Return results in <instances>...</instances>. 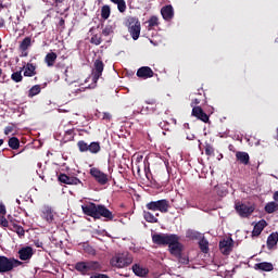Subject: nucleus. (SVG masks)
<instances>
[{
  "mask_svg": "<svg viewBox=\"0 0 278 278\" xmlns=\"http://www.w3.org/2000/svg\"><path fill=\"white\" fill-rule=\"evenodd\" d=\"M179 240V236L173 233H155L152 236L153 243L162 247L168 245V251L174 257L184 253V244Z\"/></svg>",
  "mask_w": 278,
  "mask_h": 278,
  "instance_id": "f257e3e1",
  "label": "nucleus"
},
{
  "mask_svg": "<svg viewBox=\"0 0 278 278\" xmlns=\"http://www.w3.org/2000/svg\"><path fill=\"white\" fill-rule=\"evenodd\" d=\"M81 210L85 216H90L93 220H101V218H103L105 223H112L114 218H116V215L104 204L89 202L81 205Z\"/></svg>",
  "mask_w": 278,
  "mask_h": 278,
  "instance_id": "f03ea898",
  "label": "nucleus"
},
{
  "mask_svg": "<svg viewBox=\"0 0 278 278\" xmlns=\"http://www.w3.org/2000/svg\"><path fill=\"white\" fill-rule=\"evenodd\" d=\"M75 270L84 276L92 273H103V265L99 261H81L75 264Z\"/></svg>",
  "mask_w": 278,
  "mask_h": 278,
  "instance_id": "7ed1b4c3",
  "label": "nucleus"
},
{
  "mask_svg": "<svg viewBox=\"0 0 278 278\" xmlns=\"http://www.w3.org/2000/svg\"><path fill=\"white\" fill-rule=\"evenodd\" d=\"M18 266H23V262L14 257L0 255V275H5V273H12V270H14V268H18Z\"/></svg>",
  "mask_w": 278,
  "mask_h": 278,
  "instance_id": "20e7f679",
  "label": "nucleus"
},
{
  "mask_svg": "<svg viewBox=\"0 0 278 278\" xmlns=\"http://www.w3.org/2000/svg\"><path fill=\"white\" fill-rule=\"evenodd\" d=\"M146 208L150 212H161V214H168V210H170V202L166 199L151 201L146 204Z\"/></svg>",
  "mask_w": 278,
  "mask_h": 278,
  "instance_id": "39448f33",
  "label": "nucleus"
},
{
  "mask_svg": "<svg viewBox=\"0 0 278 278\" xmlns=\"http://www.w3.org/2000/svg\"><path fill=\"white\" fill-rule=\"evenodd\" d=\"M132 263H134V256L131 254H129V252L116 254L111 260V264H112V266H115V268H125L127 266H130V264H132Z\"/></svg>",
  "mask_w": 278,
  "mask_h": 278,
  "instance_id": "423d86ee",
  "label": "nucleus"
},
{
  "mask_svg": "<svg viewBox=\"0 0 278 278\" xmlns=\"http://www.w3.org/2000/svg\"><path fill=\"white\" fill-rule=\"evenodd\" d=\"M126 27L132 38V40H138L140 38V21L138 17H128L126 21Z\"/></svg>",
  "mask_w": 278,
  "mask_h": 278,
  "instance_id": "0eeeda50",
  "label": "nucleus"
},
{
  "mask_svg": "<svg viewBox=\"0 0 278 278\" xmlns=\"http://www.w3.org/2000/svg\"><path fill=\"white\" fill-rule=\"evenodd\" d=\"M235 210H236L237 214H239V216H241V218H249V216H251V214H253V212H255L254 206H249L242 202H236Z\"/></svg>",
  "mask_w": 278,
  "mask_h": 278,
  "instance_id": "6e6552de",
  "label": "nucleus"
},
{
  "mask_svg": "<svg viewBox=\"0 0 278 278\" xmlns=\"http://www.w3.org/2000/svg\"><path fill=\"white\" fill-rule=\"evenodd\" d=\"M89 173H90L91 177H93V179L100 186H105L108 184V181H110L108 174L101 172V169H99L97 167H92Z\"/></svg>",
  "mask_w": 278,
  "mask_h": 278,
  "instance_id": "1a4fd4ad",
  "label": "nucleus"
},
{
  "mask_svg": "<svg viewBox=\"0 0 278 278\" xmlns=\"http://www.w3.org/2000/svg\"><path fill=\"white\" fill-rule=\"evenodd\" d=\"M104 68H105V64L103 63V61H101V59H97L93 62V77H92L93 84H97V81H99V78L101 77V75H103Z\"/></svg>",
  "mask_w": 278,
  "mask_h": 278,
  "instance_id": "9d476101",
  "label": "nucleus"
},
{
  "mask_svg": "<svg viewBox=\"0 0 278 278\" xmlns=\"http://www.w3.org/2000/svg\"><path fill=\"white\" fill-rule=\"evenodd\" d=\"M219 251L223 255H230L233 251V239L228 238L219 241Z\"/></svg>",
  "mask_w": 278,
  "mask_h": 278,
  "instance_id": "9b49d317",
  "label": "nucleus"
},
{
  "mask_svg": "<svg viewBox=\"0 0 278 278\" xmlns=\"http://www.w3.org/2000/svg\"><path fill=\"white\" fill-rule=\"evenodd\" d=\"M191 114L198 118V121H202V123H210V115H207L201 106H193Z\"/></svg>",
  "mask_w": 278,
  "mask_h": 278,
  "instance_id": "f8f14e48",
  "label": "nucleus"
},
{
  "mask_svg": "<svg viewBox=\"0 0 278 278\" xmlns=\"http://www.w3.org/2000/svg\"><path fill=\"white\" fill-rule=\"evenodd\" d=\"M59 181H61V184H66L67 186H79V184H83L79 178L75 176H68L66 174H61L59 176Z\"/></svg>",
  "mask_w": 278,
  "mask_h": 278,
  "instance_id": "ddd939ff",
  "label": "nucleus"
},
{
  "mask_svg": "<svg viewBox=\"0 0 278 278\" xmlns=\"http://www.w3.org/2000/svg\"><path fill=\"white\" fill-rule=\"evenodd\" d=\"M18 257L22 262H27L31 257H34V248L31 247H24L18 250Z\"/></svg>",
  "mask_w": 278,
  "mask_h": 278,
  "instance_id": "4468645a",
  "label": "nucleus"
},
{
  "mask_svg": "<svg viewBox=\"0 0 278 278\" xmlns=\"http://www.w3.org/2000/svg\"><path fill=\"white\" fill-rule=\"evenodd\" d=\"M41 218L51 224L55 220V212L51 206H43L41 210Z\"/></svg>",
  "mask_w": 278,
  "mask_h": 278,
  "instance_id": "2eb2a0df",
  "label": "nucleus"
},
{
  "mask_svg": "<svg viewBox=\"0 0 278 278\" xmlns=\"http://www.w3.org/2000/svg\"><path fill=\"white\" fill-rule=\"evenodd\" d=\"M153 75H155V72L149 66H142L137 71V77H139V79H151Z\"/></svg>",
  "mask_w": 278,
  "mask_h": 278,
  "instance_id": "dca6fc26",
  "label": "nucleus"
},
{
  "mask_svg": "<svg viewBox=\"0 0 278 278\" xmlns=\"http://www.w3.org/2000/svg\"><path fill=\"white\" fill-rule=\"evenodd\" d=\"M161 14L164 21H173L175 17V10L173 9V5L167 4L161 9Z\"/></svg>",
  "mask_w": 278,
  "mask_h": 278,
  "instance_id": "f3484780",
  "label": "nucleus"
},
{
  "mask_svg": "<svg viewBox=\"0 0 278 278\" xmlns=\"http://www.w3.org/2000/svg\"><path fill=\"white\" fill-rule=\"evenodd\" d=\"M236 160L239 164H243V166H249L251 163V156L247 152L242 151L236 152Z\"/></svg>",
  "mask_w": 278,
  "mask_h": 278,
  "instance_id": "a211bd4d",
  "label": "nucleus"
},
{
  "mask_svg": "<svg viewBox=\"0 0 278 278\" xmlns=\"http://www.w3.org/2000/svg\"><path fill=\"white\" fill-rule=\"evenodd\" d=\"M132 273L137 277H147V275H149V268H147L140 264H135V265H132Z\"/></svg>",
  "mask_w": 278,
  "mask_h": 278,
  "instance_id": "6ab92c4d",
  "label": "nucleus"
},
{
  "mask_svg": "<svg viewBox=\"0 0 278 278\" xmlns=\"http://www.w3.org/2000/svg\"><path fill=\"white\" fill-rule=\"evenodd\" d=\"M31 47V37H25L20 43V51L23 52V58H27V49Z\"/></svg>",
  "mask_w": 278,
  "mask_h": 278,
  "instance_id": "aec40b11",
  "label": "nucleus"
},
{
  "mask_svg": "<svg viewBox=\"0 0 278 278\" xmlns=\"http://www.w3.org/2000/svg\"><path fill=\"white\" fill-rule=\"evenodd\" d=\"M266 227V220L262 219L258 223L254 225V228L252 230V238H257L264 231V228Z\"/></svg>",
  "mask_w": 278,
  "mask_h": 278,
  "instance_id": "412c9836",
  "label": "nucleus"
},
{
  "mask_svg": "<svg viewBox=\"0 0 278 278\" xmlns=\"http://www.w3.org/2000/svg\"><path fill=\"white\" fill-rule=\"evenodd\" d=\"M177 126V119L169 118V122H161L160 127L161 129H164V131H173L175 127Z\"/></svg>",
  "mask_w": 278,
  "mask_h": 278,
  "instance_id": "4be33fe9",
  "label": "nucleus"
},
{
  "mask_svg": "<svg viewBox=\"0 0 278 278\" xmlns=\"http://www.w3.org/2000/svg\"><path fill=\"white\" fill-rule=\"evenodd\" d=\"M255 270H263L265 273H270L271 270H274V266L273 263H268V262H263V263H257L254 265Z\"/></svg>",
  "mask_w": 278,
  "mask_h": 278,
  "instance_id": "5701e85b",
  "label": "nucleus"
},
{
  "mask_svg": "<svg viewBox=\"0 0 278 278\" xmlns=\"http://www.w3.org/2000/svg\"><path fill=\"white\" fill-rule=\"evenodd\" d=\"M55 60H58V54L55 52H49L45 56V63L49 68H51V66H55Z\"/></svg>",
  "mask_w": 278,
  "mask_h": 278,
  "instance_id": "b1692460",
  "label": "nucleus"
},
{
  "mask_svg": "<svg viewBox=\"0 0 278 278\" xmlns=\"http://www.w3.org/2000/svg\"><path fill=\"white\" fill-rule=\"evenodd\" d=\"M277 242H278V233L277 232L270 233L267 238V249H269V251L275 249V247H277Z\"/></svg>",
  "mask_w": 278,
  "mask_h": 278,
  "instance_id": "393cba45",
  "label": "nucleus"
},
{
  "mask_svg": "<svg viewBox=\"0 0 278 278\" xmlns=\"http://www.w3.org/2000/svg\"><path fill=\"white\" fill-rule=\"evenodd\" d=\"M24 68V77H34L36 75V65L33 63H27Z\"/></svg>",
  "mask_w": 278,
  "mask_h": 278,
  "instance_id": "a878e982",
  "label": "nucleus"
},
{
  "mask_svg": "<svg viewBox=\"0 0 278 278\" xmlns=\"http://www.w3.org/2000/svg\"><path fill=\"white\" fill-rule=\"evenodd\" d=\"M199 248L202 253H210V241L205 237H201L199 241Z\"/></svg>",
  "mask_w": 278,
  "mask_h": 278,
  "instance_id": "bb28decb",
  "label": "nucleus"
},
{
  "mask_svg": "<svg viewBox=\"0 0 278 278\" xmlns=\"http://www.w3.org/2000/svg\"><path fill=\"white\" fill-rule=\"evenodd\" d=\"M110 2L117 5V10L122 14L127 11V3L125 2V0H110Z\"/></svg>",
  "mask_w": 278,
  "mask_h": 278,
  "instance_id": "cd10ccee",
  "label": "nucleus"
},
{
  "mask_svg": "<svg viewBox=\"0 0 278 278\" xmlns=\"http://www.w3.org/2000/svg\"><path fill=\"white\" fill-rule=\"evenodd\" d=\"M101 152V143L99 141H92L89 144V153L97 155V153Z\"/></svg>",
  "mask_w": 278,
  "mask_h": 278,
  "instance_id": "c85d7f7f",
  "label": "nucleus"
},
{
  "mask_svg": "<svg viewBox=\"0 0 278 278\" xmlns=\"http://www.w3.org/2000/svg\"><path fill=\"white\" fill-rule=\"evenodd\" d=\"M111 14H112V9L110 8V5L105 4L101 8V18H103L104 21H108Z\"/></svg>",
  "mask_w": 278,
  "mask_h": 278,
  "instance_id": "c756f323",
  "label": "nucleus"
},
{
  "mask_svg": "<svg viewBox=\"0 0 278 278\" xmlns=\"http://www.w3.org/2000/svg\"><path fill=\"white\" fill-rule=\"evenodd\" d=\"M278 210V204L276 202H269L265 205V212L267 214H275Z\"/></svg>",
  "mask_w": 278,
  "mask_h": 278,
  "instance_id": "7c9ffc66",
  "label": "nucleus"
},
{
  "mask_svg": "<svg viewBox=\"0 0 278 278\" xmlns=\"http://www.w3.org/2000/svg\"><path fill=\"white\" fill-rule=\"evenodd\" d=\"M9 147L10 149H13V151H16L21 147V141L16 137H11L9 139Z\"/></svg>",
  "mask_w": 278,
  "mask_h": 278,
  "instance_id": "2f4dec72",
  "label": "nucleus"
},
{
  "mask_svg": "<svg viewBox=\"0 0 278 278\" xmlns=\"http://www.w3.org/2000/svg\"><path fill=\"white\" fill-rule=\"evenodd\" d=\"M143 218L147 223H157V217L153 216V214L149 211H143Z\"/></svg>",
  "mask_w": 278,
  "mask_h": 278,
  "instance_id": "473e14b6",
  "label": "nucleus"
},
{
  "mask_svg": "<svg viewBox=\"0 0 278 278\" xmlns=\"http://www.w3.org/2000/svg\"><path fill=\"white\" fill-rule=\"evenodd\" d=\"M41 90L42 88L40 87V85H35L29 89L28 97L31 99L36 97V94H40Z\"/></svg>",
  "mask_w": 278,
  "mask_h": 278,
  "instance_id": "72a5a7b5",
  "label": "nucleus"
},
{
  "mask_svg": "<svg viewBox=\"0 0 278 278\" xmlns=\"http://www.w3.org/2000/svg\"><path fill=\"white\" fill-rule=\"evenodd\" d=\"M77 147H78V151H80V153H86L87 151H89L90 144H88L84 140H79L77 142Z\"/></svg>",
  "mask_w": 278,
  "mask_h": 278,
  "instance_id": "f704fd0d",
  "label": "nucleus"
},
{
  "mask_svg": "<svg viewBox=\"0 0 278 278\" xmlns=\"http://www.w3.org/2000/svg\"><path fill=\"white\" fill-rule=\"evenodd\" d=\"M13 229L17 233L18 238H25V228L18 224H13Z\"/></svg>",
  "mask_w": 278,
  "mask_h": 278,
  "instance_id": "c9c22d12",
  "label": "nucleus"
},
{
  "mask_svg": "<svg viewBox=\"0 0 278 278\" xmlns=\"http://www.w3.org/2000/svg\"><path fill=\"white\" fill-rule=\"evenodd\" d=\"M186 238H189V240H200L201 233H199V231L188 230Z\"/></svg>",
  "mask_w": 278,
  "mask_h": 278,
  "instance_id": "e433bc0d",
  "label": "nucleus"
},
{
  "mask_svg": "<svg viewBox=\"0 0 278 278\" xmlns=\"http://www.w3.org/2000/svg\"><path fill=\"white\" fill-rule=\"evenodd\" d=\"M160 25V22L157 20V16L153 15L148 21V27L149 29H153V27H157Z\"/></svg>",
  "mask_w": 278,
  "mask_h": 278,
  "instance_id": "4c0bfd02",
  "label": "nucleus"
},
{
  "mask_svg": "<svg viewBox=\"0 0 278 278\" xmlns=\"http://www.w3.org/2000/svg\"><path fill=\"white\" fill-rule=\"evenodd\" d=\"M11 79L12 81H15V84H21V81H23V74L22 72H14L12 75H11Z\"/></svg>",
  "mask_w": 278,
  "mask_h": 278,
  "instance_id": "58836bf2",
  "label": "nucleus"
},
{
  "mask_svg": "<svg viewBox=\"0 0 278 278\" xmlns=\"http://www.w3.org/2000/svg\"><path fill=\"white\" fill-rule=\"evenodd\" d=\"M75 139V129H68L65 131L64 140L65 142H71V140Z\"/></svg>",
  "mask_w": 278,
  "mask_h": 278,
  "instance_id": "ea45409f",
  "label": "nucleus"
},
{
  "mask_svg": "<svg viewBox=\"0 0 278 278\" xmlns=\"http://www.w3.org/2000/svg\"><path fill=\"white\" fill-rule=\"evenodd\" d=\"M175 257L178 260L179 264H185V265L190 264V258H188V256H186L182 252L180 253L179 256H175Z\"/></svg>",
  "mask_w": 278,
  "mask_h": 278,
  "instance_id": "a19ab883",
  "label": "nucleus"
},
{
  "mask_svg": "<svg viewBox=\"0 0 278 278\" xmlns=\"http://www.w3.org/2000/svg\"><path fill=\"white\" fill-rule=\"evenodd\" d=\"M91 45H96L97 47H99V45H101V42H103V40L101 39V36L99 35H93L90 39Z\"/></svg>",
  "mask_w": 278,
  "mask_h": 278,
  "instance_id": "79ce46f5",
  "label": "nucleus"
},
{
  "mask_svg": "<svg viewBox=\"0 0 278 278\" xmlns=\"http://www.w3.org/2000/svg\"><path fill=\"white\" fill-rule=\"evenodd\" d=\"M205 155L211 157V155H214V147L210 143L205 144Z\"/></svg>",
  "mask_w": 278,
  "mask_h": 278,
  "instance_id": "37998d69",
  "label": "nucleus"
},
{
  "mask_svg": "<svg viewBox=\"0 0 278 278\" xmlns=\"http://www.w3.org/2000/svg\"><path fill=\"white\" fill-rule=\"evenodd\" d=\"M110 34H114V29L112 28L111 25H108L103 28L102 35L103 36H110Z\"/></svg>",
  "mask_w": 278,
  "mask_h": 278,
  "instance_id": "c03bdc74",
  "label": "nucleus"
},
{
  "mask_svg": "<svg viewBox=\"0 0 278 278\" xmlns=\"http://www.w3.org/2000/svg\"><path fill=\"white\" fill-rule=\"evenodd\" d=\"M0 226L1 227H10V222L5 218V216L0 217Z\"/></svg>",
  "mask_w": 278,
  "mask_h": 278,
  "instance_id": "a18cd8bd",
  "label": "nucleus"
},
{
  "mask_svg": "<svg viewBox=\"0 0 278 278\" xmlns=\"http://www.w3.org/2000/svg\"><path fill=\"white\" fill-rule=\"evenodd\" d=\"M90 278H110V276L105 275V274H99V273H94L90 276Z\"/></svg>",
  "mask_w": 278,
  "mask_h": 278,
  "instance_id": "49530a36",
  "label": "nucleus"
},
{
  "mask_svg": "<svg viewBox=\"0 0 278 278\" xmlns=\"http://www.w3.org/2000/svg\"><path fill=\"white\" fill-rule=\"evenodd\" d=\"M101 118H102V121H112V114H110L108 112H103Z\"/></svg>",
  "mask_w": 278,
  "mask_h": 278,
  "instance_id": "de8ad7c7",
  "label": "nucleus"
},
{
  "mask_svg": "<svg viewBox=\"0 0 278 278\" xmlns=\"http://www.w3.org/2000/svg\"><path fill=\"white\" fill-rule=\"evenodd\" d=\"M14 131V126H7L4 128V135L5 136H10V134H12Z\"/></svg>",
  "mask_w": 278,
  "mask_h": 278,
  "instance_id": "09e8293b",
  "label": "nucleus"
},
{
  "mask_svg": "<svg viewBox=\"0 0 278 278\" xmlns=\"http://www.w3.org/2000/svg\"><path fill=\"white\" fill-rule=\"evenodd\" d=\"M0 214H2V216H5V214H8L5 205H3L2 203H0Z\"/></svg>",
  "mask_w": 278,
  "mask_h": 278,
  "instance_id": "8fccbe9b",
  "label": "nucleus"
},
{
  "mask_svg": "<svg viewBox=\"0 0 278 278\" xmlns=\"http://www.w3.org/2000/svg\"><path fill=\"white\" fill-rule=\"evenodd\" d=\"M199 103H201V100L200 99H193L192 102H191V108H194V105H199Z\"/></svg>",
  "mask_w": 278,
  "mask_h": 278,
  "instance_id": "3c124183",
  "label": "nucleus"
},
{
  "mask_svg": "<svg viewBox=\"0 0 278 278\" xmlns=\"http://www.w3.org/2000/svg\"><path fill=\"white\" fill-rule=\"evenodd\" d=\"M157 108L155 103H149V106H147V110H152V112Z\"/></svg>",
  "mask_w": 278,
  "mask_h": 278,
  "instance_id": "603ef678",
  "label": "nucleus"
},
{
  "mask_svg": "<svg viewBox=\"0 0 278 278\" xmlns=\"http://www.w3.org/2000/svg\"><path fill=\"white\" fill-rule=\"evenodd\" d=\"M65 24H66V21H64L63 17H61L59 21L60 27H64Z\"/></svg>",
  "mask_w": 278,
  "mask_h": 278,
  "instance_id": "864d4df0",
  "label": "nucleus"
},
{
  "mask_svg": "<svg viewBox=\"0 0 278 278\" xmlns=\"http://www.w3.org/2000/svg\"><path fill=\"white\" fill-rule=\"evenodd\" d=\"M144 173H146L147 179H149V173H151V169L149 167H144Z\"/></svg>",
  "mask_w": 278,
  "mask_h": 278,
  "instance_id": "5fc2aeb1",
  "label": "nucleus"
},
{
  "mask_svg": "<svg viewBox=\"0 0 278 278\" xmlns=\"http://www.w3.org/2000/svg\"><path fill=\"white\" fill-rule=\"evenodd\" d=\"M35 247H37V249H42V242L35 241Z\"/></svg>",
  "mask_w": 278,
  "mask_h": 278,
  "instance_id": "6e6d98bb",
  "label": "nucleus"
},
{
  "mask_svg": "<svg viewBox=\"0 0 278 278\" xmlns=\"http://www.w3.org/2000/svg\"><path fill=\"white\" fill-rule=\"evenodd\" d=\"M63 1H66V0H54L55 7H59L60 3H62Z\"/></svg>",
  "mask_w": 278,
  "mask_h": 278,
  "instance_id": "4d7b16f0",
  "label": "nucleus"
},
{
  "mask_svg": "<svg viewBox=\"0 0 278 278\" xmlns=\"http://www.w3.org/2000/svg\"><path fill=\"white\" fill-rule=\"evenodd\" d=\"M5 21L3 18H0V27H4Z\"/></svg>",
  "mask_w": 278,
  "mask_h": 278,
  "instance_id": "13d9d810",
  "label": "nucleus"
},
{
  "mask_svg": "<svg viewBox=\"0 0 278 278\" xmlns=\"http://www.w3.org/2000/svg\"><path fill=\"white\" fill-rule=\"evenodd\" d=\"M274 201H278V191H276L275 193H274Z\"/></svg>",
  "mask_w": 278,
  "mask_h": 278,
  "instance_id": "bf43d9fd",
  "label": "nucleus"
},
{
  "mask_svg": "<svg viewBox=\"0 0 278 278\" xmlns=\"http://www.w3.org/2000/svg\"><path fill=\"white\" fill-rule=\"evenodd\" d=\"M184 128H185V129H190V124L185 123V124H184Z\"/></svg>",
  "mask_w": 278,
  "mask_h": 278,
  "instance_id": "052dcab7",
  "label": "nucleus"
},
{
  "mask_svg": "<svg viewBox=\"0 0 278 278\" xmlns=\"http://www.w3.org/2000/svg\"><path fill=\"white\" fill-rule=\"evenodd\" d=\"M276 140H278V127H277V129H276Z\"/></svg>",
  "mask_w": 278,
  "mask_h": 278,
  "instance_id": "680f3d73",
  "label": "nucleus"
},
{
  "mask_svg": "<svg viewBox=\"0 0 278 278\" xmlns=\"http://www.w3.org/2000/svg\"><path fill=\"white\" fill-rule=\"evenodd\" d=\"M1 75H3V70H1V67H0V77H1Z\"/></svg>",
  "mask_w": 278,
  "mask_h": 278,
  "instance_id": "e2e57ef3",
  "label": "nucleus"
},
{
  "mask_svg": "<svg viewBox=\"0 0 278 278\" xmlns=\"http://www.w3.org/2000/svg\"><path fill=\"white\" fill-rule=\"evenodd\" d=\"M1 144H3V139H0V147H1Z\"/></svg>",
  "mask_w": 278,
  "mask_h": 278,
  "instance_id": "0e129e2a",
  "label": "nucleus"
},
{
  "mask_svg": "<svg viewBox=\"0 0 278 278\" xmlns=\"http://www.w3.org/2000/svg\"><path fill=\"white\" fill-rule=\"evenodd\" d=\"M187 140H192V138H190V137H187Z\"/></svg>",
  "mask_w": 278,
  "mask_h": 278,
  "instance_id": "69168bd1",
  "label": "nucleus"
},
{
  "mask_svg": "<svg viewBox=\"0 0 278 278\" xmlns=\"http://www.w3.org/2000/svg\"><path fill=\"white\" fill-rule=\"evenodd\" d=\"M66 73H68V70H65V75H66Z\"/></svg>",
  "mask_w": 278,
  "mask_h": 278,
  "instance_id": "338daca9",
  "label": "nucleus"
}]
</instances>
